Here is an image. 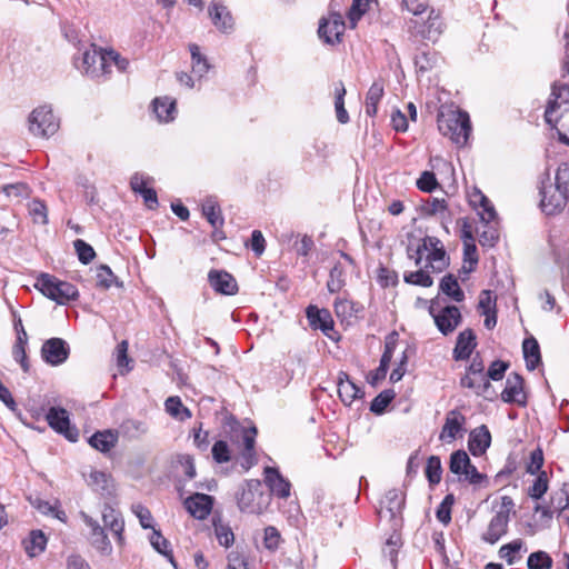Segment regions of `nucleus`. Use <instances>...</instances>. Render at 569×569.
<instances>
[{"label": "nucleus", "instance_id": "1", "mask_svg": "<svg viewBox=\"0 0 569 569\" xmlns=\"http://www.w3.org/2000/svg\"><path fill=\"white\" fill-rule=\"evenodd\" d=\"M440 133L455 144L463 147L471 132L469 114L460 109L442 108L437 117Z\"/></svg>", "mask_w": 569, "mask_h": 569}, {"label": "nucleus", "instance_id": "2", "mask_svg": "<svg viewBox=\"0 0 569 569\" xmlns=\"http://www.w3.org/2000/svg\"><path fill=\"white\" fill-rule=\"evenodd\" d=\"M427 256L428 264L433 271H442L448 266V258L441 241L436 237H425L417 243L411 240L407 246V256L420 266L423 256Z\"/></svg>", "mask_w": 569, "mask_h": 569}, {"label": "nucleus", "instance_id": "3", "mask_svg": "<svg viewBox=\"0 0 569 569\" xmlns=\"http://www.w3.org/2000/svg\"><path fill=\"white\" fill-rule=\"evenodd\" d=\"M34 287L59 305L76 300L78 297V290L73 284L61 281L48 273H41L37 278Z\"/></svg>", "mask_w": 569, "mask_h": 569}, {"label": "nucleus", "instance_id": "4", "mask_svg": "<svg viewBox=\"0 0 569 569\" xmlns=\"http://www.w3.org/2000/svg\"><path fill=\"white\" fill-rule=\"evenodd\" d=\"M59 128L60 121L49 104L39 106L29 116V130L36 137L49 138Z\"/></svg>", "mask_w": 569, "mask_h": 569}, {"label": "nucleus", "instance_id": "5", "mask_svg": "<svg viewBox=\"0 0 569 569\" xmlns=\"http://www.w3.org/2000/svg\"><path fill=\"white\" fill-rule=\"evenodd\" d=\"M569 110V83H555L551 89L550 99L548 101L545 120L555 128L561 118L562 111Z\"/></svg>", "mask_w": 569, "mask_h": 569}, {"label": "nucleus", "instance_id": "6", "mask_svg": "<svg viewBox=\"0 0 569 569\" xmlns=\"http://www.w3.org/2000/svg\"><path fill=\"white\" fill-rule=\"evenodd\" d=\"M270 496L262 492L259 480H250L242 490L238 505L242 511L261 513L269 505Z\"/></svg>", "mask_w": 569, "mask_h": 569}, {"label": "nucleus", "instance_id": "7", "mask_svg": "<svg viewBox=\"0 0 569 569\" xmlns=\"http://www.w3.org/2000/svg\"><path fill=\"white\" fill-rule=\"evenodd\" d=\"M568 198L569 184L561 186L557 172L555 186L550 184L541 190V209L546 214H556L566 207Z\"/></svg>", "mask_w": 569, "mask_h": 569}, {"label": "nucleus", "instance_id": "8", "mask_svg": "<svg viewBox=\"0 0 569 569\" xmlns=\"http://www.w3.org/2000/svg\"><path fill=\"white\" fill-rule=\"evenodd\" d=\"M77 68L91 78H101L108 74L107 50L91 44L82 53L81 64Z\"/></svg>", "mask_w": 569, "mask_h": 569}, {"label": "nucleus", "instance_id": "9", "mask_svg": "<svg viewBox=\"0 0 569 569\" xmlns=\"http://www.w3.org/2000/svg\"><path fill=\"white\" fill-rule=\"evenodd\" d=\"M46 419L49 426L70 441H77L78 430L70 426L69 412L59 407L49 408Z\"/></svg>", "mask_w": 569, "mask_h": 569}, {"label": "nucleus", "instance_id": "10", "mask_svg": "<svg viewBox=\"0 0 569 569\" xmlns=\"http://www.w3.org/2000/svg\"><path fill=\"white\" fill-rule=\"evenodd\" d=\"M429 311L438 330L445 336L452 333L462 320L460 310L456 306H447L439 313H435L431 306Z\"/></svg>", "mask_w": 569, "mask_h": 569}, {"label": "nucleus", "instance_id": "11", "mask_svg": "<svg viewBox=\"0 0 569 569\" xmlns=\"http://www.w3.org/2000/svg\"><path fill=\"white\" fill-rule=\"evenodd\" d=\"M345 32V21L339 13H332L327 19H322L319 24V37L329 44H335L341 41V36Z\"/></svg>", "mask_w": 569, "mask_h": 569}, {"label": "nucleus", "instance_id": "12", "mask_svg": "<svg viewBox=\"0 0 569 569\" xmlns=\"http://www.w3.org/2000/svg\"><path fill=\"white\" fill-rule=\"evenodd\" d=\"M41 355L46 362L58 366L68 359L69 347L63 339L51 338L43 343Z\"/></svg>", "mask_w": 569, "mask_h": 569}, {"label": "nucleus", "instance_id": "13", "mask_svg": "<svg viewBox=\"0 0 569 569\" xmlns=\"http://www.w3.org/2000/svg\"><path fill=\"white\" fill-rule=\"evenodd\" d=\"M81 518L86 526L90 529V540L92 546L103 555H110L112 551L111 543L104 533V530L97 520L91 518L84 512H81Z\"/></svg>", "mask_w": 569, "mask_h": 569}, {"label": "nucleus", "instance_id": "14", "mask_svg": "<svg viewBox=\"0 0 569 569\" xmlns=\"http://www.w3.org/2000/svg\"><path fill=\"white\" fill-rule=\"evenodd\" d=\"M183 505L193 518L203 520L211 512L213 498L206 493H194L188 497Z\"/></svg>", "mask_w": 569, "mask_h": 569}, {"label": "nucleus", "instance_id": "15", "mask_svg": "<svg viewBox=\"0 0 569 569\" xmlns=\"http://www.w3.org/2000/svg\"><path fill=\"white\" fill-rule=\"evenodd\" d=\"M264 482L274 496L281 499H287L290 496L291 485L277 468H264Z\"/></svg>", "mask_w": 569, "mask_h": 569}, {"label": "nucleus", "instance_id": "16", "mask_svg": "<svg viewBox=\"0 0 569 569\" xmlns=\"http://www.w3.org/2000/svg\"><path fill=\"white\" fill-rule=\"evenodd\" d=\"M86 481L89 487H91L94 491L100 492L102 496L111 497L116 492V486L112 477L103 471H99L96 469H91L86 476Z\"/></svg>", "mask_w": 569, "mask_h": 569}, {"label": "nucleus", "instance_id": "17", "mask_svg": "<svg viewBox=\"0 0 569 569\" xmlns=\"http://www.w3.org/2000/svg\"><path fill=\"white\" fill-rule=\"evenodd\" d=\"M523 380L518 373H511L507 378L506 387L501 392V399L508 403L526 405V396L522 389Z\"/></svg>", "mask_w": 569, "mask_h": 569}, {"label": "nucleus", "instance_id": "18", "mask_svg": "<svg viewBox=\"0 0 569 569\" xmlns=\"http://www.w3.org/2000/svg\"><path fill=\"white\" fill-rule=\"evenodd\" d=\"M307 318L311 327L320 329L327 337L332 338L331 332H333V320L327 309H319L316 306H309L307 308Z\"/></svg>", "mask_w": 569, "mask_h": 569}, {"label": "nucleus", "instance_id": "19", "mask_svg": "<svg viewBox=\"0 0 569 569\" xmlns=\"http://www.w3.org/2000/svg\"><path fill=\"white\" fill-rule=\"evenodd\" d=\"M465 422L466 418L460 411H449L446 416V421L440 432V440L445 442L453 441L462 431Z\"/></svg>", "mask_w": 569, "mask_h": 569}, {"label": "nucleus", "instance_id": "20", "mask_svg": "<svg viewBox=\"0 0 569 569\" xmlns=\"http://www.w3.org/2000/svg\"><path fill=\"white\" fill-rule=\"evenodd\" d=\"M208 279L210 286L220 293L232 296L238 291L236 279L227 271L211 270Z\"/></svg>", "mask_w": 569, "mask_h": 569}, {"label": "nucleus", "instance_id": "21", "mask_svg": "<svg viewBox=\"0 0 569 569\" xmlns=\"http://www.w3.org/2000/svg\"><path fill=\"white\" fill-rule=\"evenodd\" d=\"M256 436H257V429L256 427H250L248 429H243L242 431V451H241V466L244 469H250L252 466L257 463V457H256Z\"/></svg>", "mask_w": 569, "mask_h": 569}, {"label": "nucleus", "instance_id": "22", "mask_svg": "<svg viewBox=\"0 0 569 569\" xmlns=\"http://www.w3.org/2000/svg\"><path fill=\"white\" fill-rule=\"evenodd\" d=\"M209 16L212 23L222 32H230L233 29V19L226 6L218 1H212L209 7Z\"/></svg>", "mask_w": 569, "mask_h": 569}, {"label": "nucleus", "instance_id": "23", "mask_svg": "<svg viewBox=\"0 0 569 569\" xmlns=\"http://www.w3.org/2000/svg\"><path fill=\"white\" fill-rule=\"evenodd\" d=\"M509 521L510 518L505 512H496L490 520L482 539L491 545L496 543L503 535L507 533Z\"/></svg>", "mask_w": 569, "mask_h": 569}, {"label": "nucleus", "instance_id": "24", "mask_svg": "<svg viewBox=\"0 0 569 569\" xmlns=\"http://www.w3.org/2000/svg\"><path fill=\"white\" fill-rule=\"evenodd\" d=\"M476 335L472 329H465L458 335L456 347L453 349L455 360L468 359L476 348Z\"/></svg>", "mask_w": 569, "mask_h": 569}, {"label": "nucleus", "instance_id": "25", "mask_svg": "<svg viewBox=\"0 0 569 569\" xmlns=\"http://www.w3.org/2000/svg\"><path fill=\"white\" fill-rule=\"evenodd\" d=\"M491 443V435L488 428L482 425L470 432L468 447L473 456H481Z\"/></svg>", "mask_w": 569, "mask_h": 569}, {"label": "nucleus", "instance_id": "26", "mask_svg": "<svg viewBox=\"0 0 569 569\" xmlns=\"http://www.w3.org/2000/svg\"><path fill=\"white\" fill-rule=\"evenodd\" d=\"M338 395L345 405L350 406L356 399L361 398L363 392L350 380L347 373L340 372L338 378Z\"/></svg>", "mask_w": 569, "mask_h": 569}, {"label": "nucleus", "instance_id": "27", "mask_svg": "<svg viewBox=\"0 0 569 569\" xmlns=\"http://www.w3.org/2000/svg\"><path fill=\"white\" fill-rule=\"evenodd\" d=\"M461 386L465 388L472 389L478 396H483L487 399H491L493 391L491 390V383L486 376H472L467 373L461 378Z\"/></svg>", "mask_w": 569, "mask_h": 569}, {"label": "nucleus", "instance_id": "28", "mask_svg": "<svg viewBox=\"0 0 569 569\" xmlns=\"http://www.w3.org/2000/svg\"><path fill=\"white\" fill-rule=\"evenodd\" d=\"M152 106L159 121L169 122L174 119L177 112L176 100L169 97L156 98Z\"/></svg>", "mask_w": 569, "mask_h": 569}, {"label": "nucleus", "instance_id": "29", "mask_svg": "<svg viewBox=\"0 0 569 569\" xmlns=\"http://www.w3.org/2000/svg\"><path fill=\"white\" fill-rule=\"evenodd\" d=\"M102 520L104 526L109 528V530L118 538L119 542L121 543L124 523L120 517V513L110 506H104L102 510Z\"/></svg>", "mask_w": 569, "mask_h": 569}, {"label": "nucleus", "instance_id": "30", "mask_svg": "<svg viewBox=\"0 0 569 569\" xmlns=\"http://www.w3.org/2000/svg\"><path fill=\"white\" fill-rule=\"evenodd\" d=\"M118 432L113 430L98 431L89 439V443L101 452H107L116 446Z\"/></svg>", "mask_w": 569, "mask_h": 569}, {"label": "nucleus", "instance_id": "31", "mask_svg": "<svg viewBox=\"0 0 569 569\" xmlns=\"http://www.w3.org/2000/svg\"><path fill=\"white\" fill-rule=\"evenodd\" d=\"M523 357L529 370H535L541 361L538 341L531 337L522 342Z\"/></svg>", "mask_w": 569, "mask_h": 569}, {"label": "nucleus", "instance_id": "32", "mask_svg": "<svg viewBox=\"0 0 569 569\" xmlns=\"http://www.w3.org/2000/svg\"><path fill=\"white\" fill-rule=\"evenodd\" d=\"M212 525L219 545L226 548L230 547L234 542V533L231 527L219 517L213 518Z\"/></svg>", "mask_w": 569, "mask_h": 569}, {"label": "nucleus", "instance_id": "33", "mask_svg": "<svg viewBox=\"0 0 569 569\" xmlns=\"http://www.w3.org/2000/svg\"><path fill=\"white\" fill-rule=\"evenodd\" d=\"M383 97V84L375 81L369 88L366 97V113L369 117H375L378 111V103Z\"/></svg>", "mask_w": 569, "mask_h": 569}, {"label": "nucleus", "instance_id": "34", "mask_svg": "<svg viewBox=\"0 0 569 569\" xmlns=\"http://www.w3.org/2000/svg\"><path fill=\"white\" fill-rule=\"evenodd\" d=\"M202 213L214 229L223 224L221 210L213 198L209 197L202 202Z\"/></svg>", "mask_w": 569, "mask_h": 569}, {"label": "nucleus", "instance_id": "35", "mask_svg": "<svg viewBox=\"0 0 569 569\" xmlns=\"http://www.w3.org/2000/svg\"><path fill=\"white\" fill-rule=\"evenodd\" d=\"M383 507L389 512L390 518H395L397 515H399L403 508L405 505V496L400 490L392 489L389 490L386 496L385 500L382 501Z\"/></svg>", "mask_w": 569, "mask_h": 569}, {"label": "nucleus", "instance_id": "36", "mask_svg": "<svg viewBox=\"0 0 569 569\" xmlns=\"http://www.w3.org/2000/svg\"><path fill=\"white\" fill-rule=\"evenodd\" d=\"M24 549L26 552L30 557H36L40 555L47 545V538L40 530H32L29 535V538L24 540Z\"/></svg>", "mask_w": 569, "mask_h": 569}, {"label": "nucleus", "instance_id": "37", "mask_svg": "<svg viewBox=\"0 0 569 569\" xmlns=\"http://www.w3.org/2000/svg\"><path fill=\"white\" fill-rule=\"evenodd\" d=\"M440 290L456 302H461L465 299V293L452 274H447L441 279Z\"/></svg>", "mask_w": 569, "mask_h": 569}, {"label": "nucleus", "instance_id": "38", "mask_svg": "<svg viewBox=\"0 0 569 569\" xmlns=\"http://www.w3.org/2000/svg\"><path fill=\"white\" fill-rule=\"evenodd\" d=\"M192 59V72L202 78L210 69V64L204 56L200 53L199 46L192 43L189 46Z\"/></svg>", "mask_w": 569, "mask_h": 569}, {"label": "nucleus", "instance_id": "39", "mask_svg": "<svg viewBox=\"0 0 569 569\" xmlns=\"http://www.w3.org/2000/svg\"><path fill=\"white\" fill-rule=\"evenodd\" d=\"M493 222H482L478 229L479 243L483 247H493L499 239V231Z\"/></svg>", "mask_w": 569, "mask_h": 569}, {"label": "nucleus", "instance_id": "40", "mask_svg": "<svg viewBox=\"0 0 569 569\" xmlns=\"http://www.w3.org/2000/svg\"><path fill=\"white\" fill-rule=\"evenodd\" d=\"M148 427L144 422L134 420V419H128L123 421L120 426V432L130 439H136L141 437L142 435L147 433Z\"/></svg>", "mask_w": 569, "mask_h": 569}, {"label": "nucleus", "instance_id": "41", "mask_svg": "<svg viewBox=\"0 0 569 569\" xmlns=\"http://www.w3.org/2000/svg\"><path fill=\"white\" fill-rule=\"evenodd\" d=\"M336 99H335V109L337 114V120L345 124L349 121V114L345 108V96H346V89L342 82H339V84L336 87L335 90Z\"/></svg>", "mask_w": 569, "mask_h": 569}, {"label": "nucleus", "instance_id": "42", "mask_svg": "<svg viewBox=\"0 0 569 569\" xmlns=\"http://www.w3.org/2000/svg\"><path fill=\"white\" fill-rule=\"evenodd\" d=\"M470 465V458L463 450H457L450 456V471L455 475L462 476L467 467Z\"/></svg>", "mask_w": 569, "mask_h": 569}, {"label": "nucleus", "instance_id": "43", "mask_svg": "<svg viewBox=\"0 0 569 569\" xmlns=\"http://www.w3.org/2000/svg\"><path fill=\"white\" fill-rule=\"evenodd\" d=\"M166 410L173 418L183 420L191 417L188 408L183 407L179 397H170L166 400Z\"/></svg>", "mask_w": 569, "mask_h": 569}, {"label": "nucleus", "instance_id": "44", "mask_svg": "<svg viewBox=\"0 0 569 569\" xmlns=\"http://www.w3.org/2000/svg\"><path fill=\"white\" fill-rule=\"evenodd\" d=\"M28 341V336L24 328L18 330V337L16 345L13 346V357L17 361L21 363V367L24 371L28 370V365L26 362V345Z\"/></svg>", "mask_w": 569, "mask_h": 569}, {"label": "nucleus", "instance_id": "45", "mask_svg": "<svg viewBox=\"0 0 569 569\" xmlns=\"http://www.w3.org/2000/svg\"><path fill=\"white\" fill-rule=\"evenodd\" d=\"M442 467L441 460L438 456L428 458L426 467V477L430 485H438L441 480Z\"/></svg>", "mask_w": 569, "mask_h": 569}, {"label": "nucleus", "instance_id": "46", "mask_svg": "<svg viewBox=\"0 0 569 569\" xmlns=\"http://www.w3.org/2000/svg\"><path fill=\"white\" fill-rule=\"evenodd\" d=\"M441 26L442 23L437 16H429L427 24L421 30H418V33L425 39L436 41L442 32Z\"/></svg>", "mask_w": 569, "mask_h": 569}, {"label": "nucleus", "instance_id": "47", "mask_svg": "<svg viewBox=\"0 0 569 569\" xmlns=\"http://www.w3.org/2000/svg\"><path fill=\"white\" fill-rule=\"evenodd\" d=\"M523 548V541L516 539L507 545H503L499 549L500 558L505 559L509 565H513L517 560L516 553Z\"/></svg>", "mask_w": 569, "mask_h": 569}, {"label": "nucleus", "instance_id": "48", "mask_svg": "<svg viewBox=\"0 0 569 569\" xmlns=\"http://www.w3.org/2000/svg\"><path fill=\"white\" fill-rule=\"evenodd\" d=\"M527 565L529 569H551L552 559L545 551H536L528 557Z\"/></svg>", "mask_w": 569, "mask_h": 569}, {"label": "nucleus", "instance_id": "49", "mask_svg": "<svg viewBox=\"0 0 569 569\" xmlns=\"http://www.w3.org/2000/svg\"><path fill=\"white\" fill-rule=\"evenodd\" d=\"M405 281L407 283L421 286L425 288H429L433 283L432 278L423 269L405 273Z\"/></svg>", "mask_w": 569, "mask_h": 569}, {"label": "nucleus", "instance_id": "50", "mask_svg": "<svg viewBox=\"0 0 569 569\" xmlns=\"http://www.w3.org/2000/svg\"><path fill=\"white\" fill-rule=\"evenodd\" d=\"M150 543L159 553L168 557L170 562L173 563V557H172L171 551L169 549V542L160 533V531H157L156 529L152 530V533L150 536Z\"/></svg>", "mask_w": 569, "mask_h": 569}, {"label": "nucleus", "instance_id": "51", "mask_svg": "<svg viewBox=\"0 0 569 569\" xmlns=\"http://www.w3.org/2000/svg\"><path fill=\"white\" fill-rule=\"evenodd\" d=\"M73 247L78 254L79 260L83 264L90 263L93 260V258L96 257V252H94L93 248L89 243H87L86 241H83L81 239H77L73 242Z\"/></svg>", "mask_w": 569, "mask_h": 569}, {"label": "nucleus", "instance_id": "52", "mask_svg": "<svg viewBox=\"0 0 569 569\" xmlns=\"http://www.w3.org/2000/svg\"><path fill=\"white\" fill-rule=\"evenodd\" d=\"M212 458L217 463L229 462L231 459V451L229 445L223 440L214 442L211 449Z\"/></svg>", "mask_w": 569, "mask_h": 569}, {"label": "nucleus", "instance_id": "53", "mask_svg": "<svg viewBox=\"0 0 569 569\" xmlns=\"http://www.w3.org/2000/svg\"><path fill=\"white\" fill-rule=\"evenodd\" d=\"M395 398L392 390H385L380 392L371 402L370 410L375 413H382L388 405Z\"/></svg>", "mask_w": 569, "mask_h": 569}, {"label": "nucleus", "instance_id": "54", "mask_svg": "<svg viewBox=\"0 0 569 569\" xmlns=\"http://www.w3.org/2000/svg\"><path fill=\"white\" fill-rule=\"evenodd\" d=\"M345 286L343 280V270L340 266L336 264L330 270L329 280L327 282V288L329 292L335 293L341 290V288Z\"/></svg>", "mask_w": 569, "mask_h": 569}, {"label": "nucleus", "instance_id": "55", "mask_svg": "<svg viewBox=\"0 0 569 569\" xmlns=\"http://www.w3.org/2000/svg\"><path fill=\"white\" fill-rule=\"evenodd\" d=\"M548 490V479L546 476V472H541L536 480L533 481V485L529 488L528 495L532 499H540Z\"/></svg>", "mask_w": 569, "mask_h": 569}, {"label": "nucleus", "instance_id": "56", "mask_svg": "<svg viewBox=\"0 0 569 569\" xmlns=\"http://www.w3.org/2000/svg\"><path fill=\"white\" fill-rule=\"evenodd\" d=\"M2 192L10 199L26 198L29 196V187L23 182L10 183L2 187Z\"/></svg>", "mask_w": 569, "mask_h": 569}, {"label": "nucleus", "instance_id": "57", "mask_svg": "<svg viewBox=\"0 0 569 569\" xmlns=\"http://www.w3.org/2000/svg\"><path fill=\"white\" fill-rule=\"evenodd\" d=\"M370 0H353L348 12V18L351 27H355L357 21L367 11Z\"/></svg>", "mask_w": 569, "mask_h": 569}, {"label": "nucleus", "instance_id": "58", "mask_svg": "<svg viewBox=\"0 0 569 569\" xmlns=\"http://www.w3.org/2000/svg\"><path fill=\"white\" fill-rule=\"evenodd\" d=\"M29 211L34 222L41 224H46L48 222L47 207L42 201L33 200L29 204Z\"/></svg>", "mask_w": 569, "mask_h": 569}, {"label": "nucleus", "instance_id": "59", "mask_svg": "<svg viewBox=\"0 0 569 569\" xmlns=\"http://www.w3.org/2000/svg\"><path fill=\"white\" fill-rule=\"evenodd\" d=\"M227 559L228 565L226 569H248L247 557L238 548L229 552Z\"/></svg>", "mask_w": 569, "mask_h": 569}, {"label": "nucleus", "instance_id": "60", "mask_svg": "<svg viewBox=\"0 0 569 569\" xmlns=\"http://www.w3.org/2000/svg\"><path fill=\"white\" fill-rule=\"evenodd\" d=\"M116 360L121 373H123V369H126L127 371L130 370L129 363L131 360L128 357V342L126 340L121 341L117 346Z\"/></svg>", "mask_w": 569, "mask_h": 569}, {"label": "nucleus", "instance_id": "61", "mask_svg": "<svg viewBox=\"0 0 569 569\" xmlns=\"http://www.w3.org/2000/svg\"><path fill=\"white\" fill-rule=\"evenodd\" d=\"M417 187L421 191L432 192L438 187L435 173L430 171H423L420 178L417 180Z\"/></svg>", "mask_w": 569, "mask_h": 569}, {"label": "nucleus", "instance_id": "62", "mask_svg": "<svg viewBox=\"0 0 569 569\" xmlns=\"http://www.w3.org/2000/svg\"><path fill=\"white\" fill-rule=\"evenodd\" d=\"M132 512L138 517L142 528H152V515L148 508L140 503L132 505Z\"/></svg>", "mask_w": 569, "mask_h": 569}, {"label": "nucleus", "instance_id": "63", "mask_svg": "<svg viewBox=\"0 0 569 569\" xmlns=\"http://www.w3.org/2000/svg\"><path fill=\"white\" fill-rule=\"evenodd\" d=\"M107 62L108 74L111 72L113 66H116L120 71H126L129 66V61L126 58L120 57V54L113 50H107Z\"/></svg>", "mask_w": 569, "mask_h": 569}, {"label": "nucleus", "instance_id": "64", "mask_svg": "<svg viewBox=\"0 0 569 569\" xmlns=\"http://www.w3.org/2000/svg\"><path fill=\"white\" fill-rule=\"evenodd\" d=\"M478 308L481 310V313L496 311V297L492 296L491 291L483 290L480 293Z\"/></svg>", "mask_w": 569, "mask_h": 569}]
</instances>
